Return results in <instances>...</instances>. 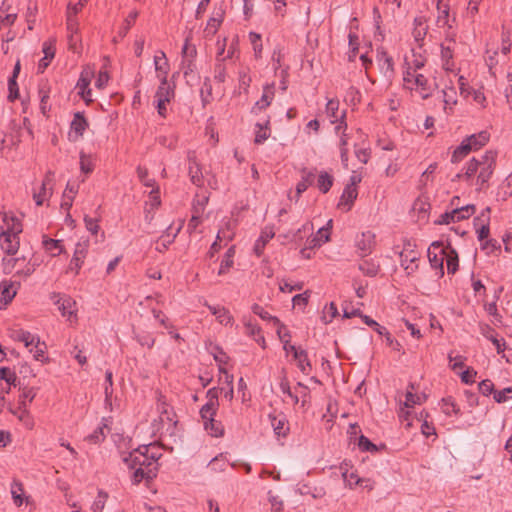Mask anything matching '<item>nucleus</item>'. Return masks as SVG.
Here are the masks:
<instances>
[{
    "mask_svg": "<svg viewBox=\"0 0 512 512\" xmlns=\"http://www.w3.org/2000/svg\"><path fill=\"white\" fill-rule=\"evenodd\" d=\"M497 153L489 150L478 158L473 157L465 166V171L457 173L452 181L465 180L472 185V179L477 174L475 186L477 191L485 189V185L491 178L496 166Z\"/></svg>",
    "mask_w": 512,
    "mask_h": 512,
    "instance_id": "1",
    "label": "nucleus"
},
{
    "mask_svg": "<svg viewBox=\"0 0 512 512\" xmlns=\"http://www.w3.org/2000/svg\"><path fill=\"white\" fill-rule=\"evenodd\" d=\"M122 460L130 470H133L131 481L134 485L140 484L143 480L149 482L157 476L158 462L155 461V457L144 455L139 447L124 454Z\"/></svg>",
    "mask_w": 512,
    "mask_h": 512,
    "instance_id": "2",
    "label": "nucleus"
},
{
    "mask_svg": "<svg viewBox=\"0 0 512 512\" xmlns=\"http://www.w3.org/2000/svg\"><path fill=\"white\" fill-rule=\"evenodd\" d=\"M420 253L416 250V245L411 240H404L403 249L400 252V263L408 275L418 270V260Z\"/></svg>",
    "mask_w": 512,
    "mask_h": 512,
    "instance_id": "3",
    "label": "nucleus"
},
{
    "mask_svg": "<svg viewBox=\"0 0 512 512\" xmlns=\"http://www.w3.org/2000/svg\"><path fill=\"white\" fill-rule=\"evenodd\" d=\"M476 211L475 205L468 204L462 207L453 208L440 215L439 219L435 221L437 225L450 224L451 222L462 221L470 218Z\"/></svg>",
    "mask_w": 512,
    "mask_h": 512,
    "instance_id": "4",
    "label": "nucleus"
},
{
    "mask_svg": "<svg viewBox=\"0 0 512 512\" xmlns=\"http://www.w3.org/2000/svg\"><path fill=\"white\" fill-rule=\"evenodd\" d=\"M430 265L434 269H438L440 275H444V255L446 249L441 241L433 242L427 250Z\"/></svg>",
    "mask_w": 512,
    "mask_h": 512,
    "instance_id": "5",
    "label": "nucleus"
},
{
    "mask_svg": "<svg viewBox=\"0 0 512 512\" xmlns=\"http://www.w3.org/2000/svg\"><path fill=\"white\" fill-rule=\"evenodd\" d=\"M188 174L191 182L197 187H202L204 184V176L201 170V166L197 161L195 151H188Z\"/></svg>",
    "mask_w": 512,
    "mask_h": 512,
    "instance_id": "6",
    "label": "nucleus"
},
{
    "mask_svg": "<svg viewBox=\"0 0 512 512\" xmlns=\"http://www.w3.org/2000/svg\"><path fill=\"white\" fill-rule=\"evenodd\" d=\"M88 252V241L78 242L76 244L73 257L69 264V270L74 271L75 275L79 274V271L84 263Z\"/></svg>",
    "mask_w": 512,
    "mask_h": 512,
    "instance_id": "7",
    "label": "nucleus"
},
{
    "mask_svg": "<svg viewBox=\"0 0 512 512\" xmlns=\"http://www.w3.org/2000/svg\"><path fill=\"white\" fill-rule=\"evenodd\" d=\"M375 244V234L371 231L362 232L356 239V247L362 257L369 255Z\"/></svg>",
    "mask_w": 512,
    "mask_h": 512,
    "instance_id": "8",
    "label": "nucleus"
},
{
    "mask_svg": "<svg viewBox=\"0 0 512 512\" xmlns=\"http://www.w3.org/2000/svg\"><path fill=\"white\" fill-rule=\"evenodd\" d=\"M219 391L217 388H210L206 393L207 403L200 409V416L215 415L219 406Z\"/></svg>",
    "mask_w": 512,
    "mask_h": 512,
    "instance_id": "9",
    "label": "nucleus"
},
{
    "mask_svg": "<svg viewBox=\"0 0 512 512\" xmlns=\"http://www.w3.org/2000/svg\"><path fill=\"white\" fill-rule=\"evenodd\" d=\"M274 88V83L266 84L263 87L262 97L252 107V113L258 114L259 112L265 110L267 107L270 106L275 95Z\"/></svg>",
    "mask_w": 512,
    "mask_h": 512,
    "instance_id": "10",
    "label": "nucleus"
},
{
    "mask_svg": "<svg viewBox=\"0 0 512 512\" xmlns=\"http://www.w3.org/2000/svg\"><path fill=\"white\" fill-rule=\"evenodd\" d=\"M54 181V172L48 171L43 179L39 192L33 194V199L37 206H41L48 195H51L52 185Z\"/></svg>",
    "mask_w": 512,
    "mask_h": 512,
    "instance_id": "11",
    "label": "nucleus"
},
{
    "mask_svg": "<svg viewBox=\"0 0 512 512\" xmlns=\"http://www.w3.org/2000/svg\"><path fill=\"white\" fill-rule=\"evenodd\" d=\"M1 248L9 254L14 255L19 249V236L13 235L7 231H2L0 234Z\"/></svg>",
    "mask_w": 512,
    "mask_h": 512,
    "instance_id": "12",
    "label": "nucleus"
},
{
    "mask_svg": "<svg viewBox=\"0 0 512 512\" xmlns=\"http://www.w3.org/2000/svg\"><path fill=\"white\" fill-rule=\"evenodd\" d=\"M269 420L277 436L285 437L289 432V424L283 413L269 414Z\"/></svg>",
    "mask_w": 512,
    "mask_h": 512,
    "instance_id": "13",
    "label": "nucleus"
},
{
    "mask_svg": "<svg viewBox=\"0 0 512 512\" xmlns=\"http://www.w3.org/2000/svg\"><path fill=\"white\" fill-rule=\"evenodd\" d=\"M183 227V221L180 222L179 226L172 231V226H169L165 233L159 238L156 246V250L159 252H164L170 244H172L177 237L178 233Z\"/></svg>",
    "mask_w": 512,
    "mask_h": 512,
    "instance_id": "14",
    "label": "nucleus"
},
{
    "mask_svg": "<svg viewBox=\"0 0 512 512\" xmlns=\"http://www.w3.org/2000/svg\"><path fill=\"white\" fill-rule=\"evenodd\" d=\"M301 180L297 183L296 186V195L297 198L307 190L309 186H311L316 178V169L309 170L307 168L301 169Z\"/></svg>",
    "mask_w": 512,
    "mask_h": 512,
    "instance_id": "15",
    "label": "nucleus"
},
{
    "mask_svg": "<svg viewBox=\"0 0 512 512\" xmlns=\"http://www.w3.org/2000/svg\"><path fill=\"white\" fill-rule=\"evenodd\" d=\"M205 306L209 309V311L216 316V319L219 323L224 325H232L234 323V318L229 312L228 309H226L223 306H212L208 304L207 302L204 303Z\"/></svg>",
    "mask_w": 512,
    "mask_h": 512,
    "instance_id": "16",
    "label": "nucleus"
},
{
    "mask_svg": "<svg viewBox=\"0 0 512 512\" xmlns=\"http://www.w3.org/2000/svg\"><path fill=\"white\" fill-rule=\"evenodd\" d=\"M215 415L201 416L205 430L213 437H220L224 434V427L220 421L214 419Z\"/></svg>",
    "mask_w": 512,
    "mask_h": 512,
    "instance_id": "17",
    "label": "nucleus"
},
{
    "mask_svg": "<svg viewBox=\"0 0 512 512\" xmlns=\"http://www.w3.org/2000/svg\"><path fill=\"white\" fill-rule=\"evenodd\" d=\"M489 139L490 134L487 131H481L466 137L463 141L471 146V151H476L486 145Z\"/></svg>",
    "mask_w": 512,
    "mask_h": 512,
    "instance_id": "18",
    "label": "nucleus"
},
{
    "mask_svg": "<svg viewBox=\"0 0 512 512\" xmlns=\"http://www.w3.org/2000/svg\"><path fill=\"white\" fill-rule=\"evenodd\" d=\"M275 236V233L272 228L266 227L261 231L259 238L256 240L254 244V252L260 257L265 249L266 244Z\"/></svg>",
    "mask_w": 512,
    "mask_h": 512,
    "instance_id": "19",
    "label": "nucleus"
},
{
    "mask_svg": "<svg viewBox=\"0 0 512 512\" xmlns=\"http://www.w3.org/2000/svg\"><path fill=\"white\" fill-rule=\"evenodd\" d=\"M43 53L44 57L40 59L38 64V73H43L49 66L50 61L54 58L55 47L52 42L46 41L43 43Z\"/></svg>",
    "mask_w": 512,
    "mask_h": 512,
    "instance_id": "20",
    "label": "nucleus"
},
{
    "mask_svg": "<svg viewBox=\"0 0 512 512\" xmlns=\"http://www.w3.org/2000/svg\"><path fill=\"white\" fill-rule=\"evenodd\" d=\"M445 249L446 255H444V260H446L447 273L455 274L459 266L458 254L456 250L450 246V244H448Z\"/></svg>",
    "mask_w": 512,
    "mask_h": 512,
    "instance_id": "21",
    "label": "nucleus"
},
{
    "mask_svg": "<svg viewBox=\"0 0 512 512\" xmlns=\"http://www.w3.org/2000/svg\"><path fill=\"white\" fill-rule=\"evenodd\" d=\"M71 131L75 133L76 137H82L84 131L88 127L87 119L83 112H76L71 122Z\"/></svg>",
    "mask_w": 512,
    "mask_h": 512,
    "instance_id": "22",
    "label": "nucleus"
},
{
    "mask_svg": "<svg viewBox=\"0 0 512 512\" xmlns=\"http://www.w3.org/2000/svg\"><path fill=\"white\" fill-rule=\"evenodd\" d=\"M412 87L413 90L415 89L416 91L419 92L423 99H426L431 95V85L428 83V79L420 73L415 78V81L412 83Z\"/></svg>",
    "mask_w": 512,
    "mask_h": 512,
    "instance_id": "23",
    "label": "nucleus"
},
{
    "mask_svg": "<svg viewBox=\"0 0 512 512\" xmlns=\"http://www.w3.org/2000/svg\"><path fill=\"white\" fill-rule=\"evenodd\" d=\"M174 97V89L168 84L167 79L165 77H161L160 85L155 94V99H162L170 102V100Z\"/></svg>",
    "mask_w": 512,
    "mask_h": 512,
    "instance_id": "24",
    "label": "nucleus"
},
{
    "mask_svg": "<svg viewBox=\"0 0 512 512\" xmlns=\"http://www.w3.org/2000/svg\"><path fill=\"white\" fill-rule=\"evenodd\" d=\"M158 411L160 413V421L162 424L165 423H176L174 420L175 413L173 412V409L165 402L159 399L158 403Z\"/></svg>",
    "mask_w": 512,
    "mask_h": 512,
    "instance_id": "25",
    "label": "nucleus"
},
{
    "mask_svg": "<svg viewBox=\"0 0 512 512\" xmlns=\"http://www.w3.org/2000/svg\"><path fill=\"white\" fill-rule=\"evenodd\" d=\"M38 94L40 97V109L43 114H46L50 110V107L47 106V101L50 94V85L47 81L40 82Z\"/></svg>",
    "mask_w": 512,
    "mask_h": 512,
    "instance_id": "26",
    "label": "nucleus"
},
{
    "mask_svg": "<svg viewBox=\"0 0 512 512\" xmlns=\"http://www.w3.org/2000/svg\"><path fill=\"white\" fill-rule=\"evenodd\" d=\"M357 195H358L357 188H355V187L350 188V187L345 186L338 206H347V211L350 210L353 202L357 198Z\"/></svg>",
    "mask_w": 512,
    "mask_h": 512,
    "instance_id": "27",
    "label": "nucleus"
},
{
    "mask_svg": "<svg viewBox=\"0 0 512 512\" xmlns=\"http://www.w3.org/2000/svg\"><path fill=\"white\" fill-rule=\"evenodd\" d=\"M42 243L45 250L50 252L52 256H58L64 250L61 240L51 239L44 236Z\"/></svg>",
    "mask_w": 512,
    "mask_h": 512,
    "instance_id": "28",
    "label": "nucleus"
},
{
    "mask_svg": "<svg viewBox=\"0 0 512 512\" xmlns=\"http://www.w3.org/2000/svg\"><path fill=\"white\" fill-rule=\"evenodd\" d=\"M425 22L426 20L422 16L414 19V29L412 33L416 42L422 41L427 33L428 27Z\"/></svg>",
    "mask_w": 512,
    "mask_h": 512,
    "instance_id": "29",
    "label": "nucleus"
},
{
    "mask_svg": "<svg viewBox=\"0 0 512 512\" xmlns=\"http://www.w3.org/2000/svg\"><path fill=\"white\" fill-rule=\"evenodd\" d=\"M93 75V71L89 68H85L82 70L76 85V87L79 89V95H84L85 90L89 88Z\"/></svg>",
    "mask_w": 512,
    "mask_h": 512,
    "instance_id": "30",
    "label": "nucleus"
},
{
    "mask_svg": "<svg viewBox=\"0 0 512 512\" xmlns=\"http://www.w3.org/2000/svg\"><path fill=\"white\" fill-rule=\"evenodd\" d=\"M55 303L63 316L73 315V307L76 303L70 297H60Z\"/></svg>",
    "mask_w": 512,
    "mask_h": 512,
    "instance_id": "31",
    "label": "nucleus"
},
{
    "mask_svg": "<svg viewBox=\"0 0 512 512\" xmlns=\"http://www.w3.org/2000/svg\"><path fill=\"white\" fill-rule=\"evenodd\" d=\"M24 487L18 480H13L11 484V495L16 506L20 507L24 502Z\"/></svg>",
    "mask_w": 512,
    "mask_h": 512,
    "instance_id": "32",
    "label": "nucleus"
},
{
    "mask_svg": "<svg viewBox=\"0 0 512 512\" xmlns=\"http://www.w3.org/2000/svg\"><path fill=\"white\" fill-rule=\"evenodd\" d=\"M295 360L298 361V368L300 371L307 375L311 370V363L308 359V354L305 350L295 351Z\"/></svg>",
    "mask_w": 512,
    "mask_h": 512,
    "instance_id": "33",
    "label": "nucleus"
},
{
    "mask_svg": "<svg viewBox=\"0 0 512 512\" xmlns=\"http://www.w3.org/2000/svg\"><path fill=\"white\" fill-rule=\"evenodd\" d=\"M333 177L326 171H322L318 175L317 186L322 193H327L333 185Z\"/></svg>",
    "mask_w": 512,
    "mask_h": 512,
    "instance_id": "34",
    "label": "nucleus"
},
{
    "mask_svg": "<svg viewBox=\"0 0 512 512\" xmlns=\"http://www.w3.org/2000/svg\"><path fill=\"white\" fill-rule=\"evenodd\" d=\"M16 291L12 290V284L3 281L0 285V301L7 305L15 297Z\"/></svg>",
    "mask_w": 512,
    "mask_h": 512,
    "instance_id": "35",
    "label": "nucleus"
},
{
    "mask_svg": "<svg viewBox=\"0 0 512 512\" xmlns=\"http://www.w3.org/2000/svg\"><path fill=\"white\" fill-rule=\"evenodd\" d=\"M12 337L14 340L23 342L25 347L32 346L35 343V339L37 338V336L31 334L29 331L22 329L14 331Z\"/></svg>",
    "mask_w": 512,
    "mask_h": 512,
    "instance_id": "36",
    "label": "nucleus"
},
{
    "mask_svg": "<svg viewBox=\"0 0 512 512\" xmlns=\"http://www.w3.org/2000/svg\"><path fill=\"white\" fill-rule=\"evenodd\" d=\"M208 201V198H205L202 203H200V208L194 206L195 213L192 215L191 219L189 220V223L187 225V231L191 234L195 231V229L198 227V225L201 223V217L199 214L202 212L205 203Z\"/></svg>",
    "mask_w": 512,
    "mask_h": 512,
    "instance_id": "37",
    "label": "nucleus"
},
{
    "mask_svg": "<svg viewBox=\"0 0 512 512\" xmlns=\"http://www.w3.org/2000/svg\"><path fill=\"white\" fill-rule=\"evenodd\" d=\"M154 64H155L156 71L161 73L162 77H165L167 79V74L169 71V64L166 59V55L163 51H160V56L156 55L154 57Z\"/></svg>",
    "mask_w": 512,
    "mask_h": 512,
    "instance_id": "38",
    "label": "nucleus"
},
{
    "mask_svg": "<svg viewBox=\"0 0 512 512\" xmlns=\"http://www.w3.org/2000/svg\"><path fill=\"white\" fill-rule=\"evenodd\" d=\"M359 270L362 271V273L366 276L374 277L378 274L380 266L374 263L372 260H363L359 264Z\"/></svg>",
    "mask_w": 512,
    "mask_h": 512,
    "instance_id": "39",
    "label": "nucleus"
},
{
    "mask_svg": "<svg viewBox=\"0 0 512 512\" xmlns=\"http://www.w3.org/2000/svg\"><path fill=\"white\" fill-rule=\"evenodd\" d=\"M471 151V146L466 144L464 141L461 142V144L455 148V150L452 153L451 162L457 163L460 162L463 158H465Z\"/></svg>",
    "mask_w": 512,
    "mask_h": 512,
    "instance_id": "40",
    "label": "nucleus"
},
{
    "mask_svg": "<svg viewBox=\"0 0 512 512\" xmlns=\"http://www.w3.org/2000/svg\"><path fill=\"white\" fill-rule=\"evenodd\" d=\"M269 124H270L269 120H266L264 125L259 124V123L256 124V127L258 128V130L255 133V139H254V142L256 144H261L269 138V136H270Z\"/></svg>",
    "mask_w": 512,
    "mask_h": 512,
    "instance_id": "41",
    "label": "nucleus"
},
{
    "mask_svg": "<svg viewBox=\"0 0 512 512\" xmlns=\"http://www.w3.org/2000/svg\"><path fill=\"white\" fill-rule=\"evenodd\" d=\"M4 221L7 225V228L5 231H7L13 235H16V236H18L22 232V224L17 218H15L13 216H11L9 218L7 215H5Z\"/></svg>",
    "mask_w": 512,
    "mask_h": 512,
    "instance_id": "42",
    "label": "nucleus"
},
{
    "mask_svg": "<svg viewBox=\"0 0 512 512\" xmlns=\"http://www.w3.org/2000/svg\"><path fill=\"white\" fill-rule=\"evenodd\" d=\"M276 327L277 335L280 341L284 344L283 348L285 351H288V343H290L291 334L287 330L286 326L279 321V323L274 324Z\"/></svg>",
    "mask_w": 512,
    "mask_h": 512,
    "instance_id": "43",
    "label": "nucleus"
},
{
    "mask_svg": "<svg viewBox=\"0 0 512 512\" xmlns=\"http://www.w3.org/2000/svg\"><path fill=\"white\" fill-rule=\"evenodd\" d=\"M17 19V13L10 12L8 13L7 10H4V4L0 8V30H2L3 27H9L12 26Z\"/></svg>",
    "mask_w": 512,
    "mask_h": 512,
    "instance_id": "44",
    "label": "nucleus"
},
{
    "mask_svg": "<svg viewBox=\"0 0 512 512\" xmlns=\"http://www.w3.org/2000/svg\"><path fill=\"white\" fill-rule=\"evenodd\" d=\"M33 346L34 347L30 349V352L33 353L34 359L37 361H44V355L47 349L45 342H41L40 338L37 336Z\"/></svg>",
    "mask_w": 512,
    "mask_h": 512,
    "instance_id": "45",
    "label": "nucleus"
},
{
    "mask_svg": "<svg viewBox=\"0 0 512 512\" xmlns=\"http://www.w3.org/2000/svg\"><path fill=\"white\" fill-rule=\"evenodd\" d=\"M203 105L210 103L212 100V85L209 77H206L200 91Z\"/></svg>",
    "mask_w": 512,
    "mask_h": 512,
    "instance_id": "46",
    "label": "nucleus"
},
{
    "mask_svg": "<svg viewBox=\"0 0 512 512\" xmlns=\"http://www.w3.org/2000/svg\"><path fill=\"white\" fill-rule=\"evenodd\" d=\"M138 17V11L133 10L126 17L123 26L119 30V35L124 37L130 30V28L134 25L136 18Z\"/></svg>",
    "mask_w": 512,
    "mask_h": 512,
    "instance_id": "47",
    "label": "nucleus"
},
{
    "mask_svg": "<svg viewBox=\"0 0 512 512\" xmlns=\"http://www.w3.org/2000/svg\"><path fill=\"white\" fill-rule=\"evenodd\" d=\"M136 172H137V176H138L139 180L141 181V183L143 185H145L147 187H152V188L155 187L156 182L154 179L148 177L147 168L139 165L136 169Z\"/></svg>",
    "mask_w": 512,
    "mask_h": 512,
    "instance_id": "48",
    "label": "nucleus"
},
{
    "mask_svg": "<svg viewBox=\"0 0 512 512\" xmlns=\"http://www.w3.org/2000/svg\"><path fill=\"white\" fill-rule=\"evenodd\" d=\"M224 59L217 60L214 68V79L218 83H224L226 81L227 73L226 67L223 63Z\"/></svg>",
    "mask_w": 512,
    "mask_h": 512,
    "instance_id": "49",
    "label": "nucleus"
},
{
    "mask_svg": "<svg viewBox=\"0 0 512 512\" xmlns=\"http://www.w3.org/2000/svg\"><path fill=\"white\" fill-rule=\"evenodd\" d=\"M252 312L258 315L261 319L266 321H271L273 324L279 323V319L275 316L270 315L262 306L259 304H254L252 306Z\"/></svg>",
    "mask_w": 512,
    "mask_h": 512,
    "instance_id": "50",
    "label": "nucleus"
},
{
    "mask_svg": "<svg viewBox=\"0 0 512 512\" xmlns=\"http://www.w3.org/2000/svg\"><path fill=\"white\" fill-rule=\"evenodd\" d=\"M443 402V412L447 415L454 413L459 414L460 408L457 406L453 397L449 396L442 399Z\"/></svg>",
    "mask_w": 512,
    "mask_h": 512,
    "instance_id": "51",
    "label": "nucleus"
},
{
    "mask_svg": "<svg viewBox=\"0 0 512 512\" xmlns=\"http://www.w3.org/2000/svg\"><path fill=\"white\" fill-rule=\"evenodd\" d=\"M107 498H108V494L103 490H99L97 498L95 499L94 503L92 504V507H91L92 511L93 512H102L105 507Z\"/></svg>",
    "mask_w": 512,
    "mask_h": 512,
    "instance_id": "52",
    "label": "nucleus"
},
{
    "mask_svg": "<svg viewBox=\"0 0 512 512\" xmlns=\"http://www.w3.org/2000/svg\"><path fill=\"white\" fill-rule=\"evenodd\" d=\"M80 169L83 173L89 174L94 170V163L91 156L80 153Z\"/></svg>",
    "mask_w": 512,
    "mask_h": 512,
    "instance_id": "53",
    "label": "nucleus"
},
{
    "mask_svg": "<svg viewBox=\"0 0 512 512\" xmlns=\"http://www.w3.org/2000/svg\"><path fill=\"white\" fill-rule=\"evenodd\" d=\"M0 379L4 380L8 385H16L17 376L14 371L8 367L0 368Z\"/></svg>",
    "mask_w": 512,
    "mask_h": 512,
    "instance_id": "54",
    "label": "nucleus"
},
{
    "mask_svg": "<svg viewBox=\"0 0 512 512\" xmlns=\"http://www.w3.org/2000/svg\"><path fill=\"white\" fill-rule=\"evenodd\" d=\"M438 17L437 23L439 25H446L448 23L449 18V5L448 4H437Z\"/></svg>",
    "mask_w": 512,
    "mask_h": 512,
    "instance_id": "55",
    "label": "nucleus"
},
{
    "mask_svg": "<svg viewBox=\"0 0 512 512\" xmlns=\"http://www.w3.org/2000/svg\"><path fill=\"white\" fill-rule=\"evenodd\" d=\"M418 74L419 73L416 70L408 66L403 76L404 87L413 90L412 83L415 81V78L418 76Z\"/></svg>",
    "mask_w": 512,
    "mask_h": 512,
    "instance_id": "56",
    "label": "nucleus"
},
{
    "mask_svg": "<svg viewBox=\"0 0 512 512\" xmlns=\"http://www.w3.org/2000/svg\"><path fill=\"white\" fill-rule=\"evenodd\" d=\"M268 500L271 504V512H283V501L277 495H273L271 491L268 492Z\"/></svg>",
    "mask_w": 512,
    "mask_h": 512,
    "instance_id": "57",
    "label": "nucleus"
},
{
    "mask_svg": "<svg viewBox=\"0 0 512 512\" xmlns=\"http://www.w3.org/2000/svg\"><path fill=\"white\" fill-rule=\"evenodd\" d=\"M107 428L106 424L99 426L95 431L86 437V440L91 443H98L105 439L104 429Z\"/></svg>",
    "mask_w": 512,
    "mask_h": 512,
    "instance_id": "58",
    "label": "nucleus"
},
{
    "mask_svg": "<svg viewBox=\"0 0 512 512\" xmlns=\"http://www.w3.org/2000/svg\"><path fill=\"white\" fill-rule=\"evenodd\" d=\"M251 81H252V79H251L250 75L248 74L247 69H243V70L239 71V87L241 89H243V91L245 93L248 92Z\"/></svg>",
    "mask_w": 512,
    "mask_h": 512,
    "instance_id": "59",
    "label": "nucleus"
},
{
    "mask_svg": "<svg viewBox=\"0 0 512 512\" xmlns=\"http://www.w3.org/2000/svg\"><path fill=\"white\" fill-rule=\"evenodd\" d=\"M358 447L361 451L376 452L378 449L367 437L360 435L358 439Z\"/></svg>",
    "mask_w": 512,
    "mask_h": 512,
    "instance_id": "60",
    "label": "nucleus"
},
{
    "mask_svg": "<svg viewBox=\"0 0 512 512\" xmlns=\"http://www.w3.org/2000/svg\"><path fill=\"white\" fill-rule=\"evenodd\" d=\"M184 77L188 80L194 76L196 65L193 59H183L182 61Z\"/></svg>",
    "mask_w": 512,
    "mask_h": 512,
    "instance_id": "61",
    "label": "nucleus"
},
{
    "mask_svg": "<svg viewBox=\"0 0 512 512\" xmlns=\"http://www.w3.org/2000/svg\"><path fill=\"white\" fill-rule=\"evenodd\" d=\"M221 22L217 21L215 18L210 17L207 21L204 32L207 36H214L221 26Z\"/></svg>",
    "mask_w": 512,
    "mask_h": 512,
    "instance_id": "62",
    "label": "nucleus"
},
{
    "mask_svg": "<svg viewBox=\"0 0 512 512\" xmlns=\"http://www.w3.org/2000/svg\"><path fill=\"white\" fill-rule=\"evenodd\" d=\"M338 109H339V101L336 99H330L326 104V111L331 118H334L335 121L338 120Z\"/></svg>",
    "mask_w": 512,
    "mask_h": 512,
    "instance_id": "63",
    "label": "nucleus"
},
{
    "mask_svg": "<svg viewBox=\"0 0 512 512\" xmlns=\"http://www.w3.org/2000/svg\"><path fill=\"white\" fill-rule=\"evenodd\" d=\"M209 466L213 471H224L228 463L222 457L216 456L210 461Z\"/></svg>",
    "mask_w": 512,
    "mask_h": 512,
    "instance_id": "64",
    "label": "nucleus"
}]
</instances>
